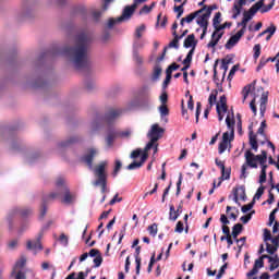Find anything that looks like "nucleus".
Wrapping results in <instances>:
<instances>
[{
  "label": "nucleus",
  "mask_w": 279,
  "mask_h": 279,
  "mask_svg": "<svg viewBox=\"0 0 279 279\" xmlns=\"http://www.w3.org/2000/svg\"><path fill=\"white\" fill-rule=\"evenodd\" d=\"M263 8V0L257 1L255 4H253L250 9L248 12L254 16L258 10Z\"/></svg>",
  "instance_id": "29"
},
{
  "label": "nucleus",
  "mask_w": 279,
  "mask_h": 279,
  "mask_svg": "<svg viewBox=\"0 0 279 279\" xmlns=\"http://www.w3.org/2000/svg\"><path fill=\"white\" fill-rule=\"evenodd\" d=\"M108 166L107 161H101L96 166L94 173L97 180L94 182V186H100L101 193L108 191V174H106V167Z\"/></svg>",
  "instance_id": "4"
},
{
  "label": "nucleus",
  "mask_w": 279,
  "mask_h": 279,
  "mask_svg": "<svg viewBox=\"0 0 279 279\" xmlns=\"http://www.w3.org/2000/svg\"><path fill=\"white\" fill-rule=\"evenodd\" d=\"M121 114H123V109L110 108V109L106 112V114H105L102 121H104L105 123H112V121L119 119V117H120Z\"/></svg>",
  "instance_id": "7"
},
{
  "label": "nucleus",
  "mask_w": 279,
  "mask_h": 279,
  "mask_svg": "<svg viewBox=\"0 0 279 279\" xmlns=\"http://www.w3.org/2000/svg\"><path fill=\"white\" fill-rule=\"evenodd\" d=\"M263 267H265V260H263V258H257L255 260V264L253 266V269L250 270L246 276L247 278H252V276H256V274H258V269H263Z\"/></svg>",
  "instance_id": "17"
},
{
  "label": "nucleus",
  "mask_w": 279,
  "mask_h": 279,
  "mask_svg": "<svg viewBox=\"0 0 279 279\" xmlns=\"http://www.w3.org/2000/svg\"><path fill=\"white\" fill-rule=\"evenodd\" d=\"M217 64H219V59H217L214 64V82H216L217 87L219 88V86H221V84H219V78H217Z\"/></svg>",
  "instance_id": "52"
},
{
  "label": "nucleus",
  "mask_w": 279,
  "mask_h": 279,
  "mask_svg": "<svg viewBox=\"0 0 279 279\" xmlns=\"http://www.w3.org/2000/svg\"><path fill=\"white\" fill-rule=\"evenodd\" d=\"M221 38H223V32L217 33L216 31H214V33L211 34V39L207 44L208 49H215V47H217Z\"/></svg>",
  "instance_id": "15"
},
{
  "label": "nucleus",
  "mask_w": 279,
  "mask_h": 279,
  "mask_svg": "<svg viewBox=\"0 0 279 279\" xmlns=\"http://www.w3.org/2000/svg\"><path fill=\"white\" fill-rule=\"evenodd\" d=\"M148 154L147 150H145V153H143L142 157H141V161H133L132 163H130L126 169L129 171H134V169H141V167H143V165H145V160H147L148 158Z\"/></svg>",
  "instance_id": "14"
},
{
  "label": "nucleus",
  "mask_w": 279,
  "mask_h": 279,
  "mask_svg": "<svg viewBox=\"0 0 279 279\" xmlns=\"http://www.w3.org/2000/svg\"><path fill=\"white\" fill-rule=\"evenodd\" d=\"M174 232H178L179 234H182L184 232V222L178 221Z\"/></svg>",
  "instance_id": "56"
},
{
  "label": "nucleus",
  "mask_w": 279,
  "mask_h": 279,
  "mask_svg": "<svg viewBox=\"0 0 279 279\" xmlns=\"http://www.w3.org/2000/svg\"><path fill=\"white\" fill-rule=\"evenodd\" d=\"M145 29H147V26H145V24H142L141 26H137L135 28L134 38L135 39L143 38V34H145Z\"/></svg>",
  "instance_id": "28"
},
{
  "label": "nucleus",
  "mask_w": 279,
  "mask_h": 279,
  "mask_svg": "<svg viewBox=\"0 0 279 279\" xmlns=\"http://www.w3.org/2000/svg\"><path fill=\"white\" fill-rule=\"evenodd\" d=\"M241 10H243L242 7H238L236 3L233 4V9H232V19H239V16L241 15Z\"/></svg>",
  "instance_id": "39"
},
{
  "label": "nucleus",
  "mask_w": 279,
  "mask_h": 279,
  "mask_svg": "<svg viewBox=\"0 0 279 279\" xmlns=\"http://www.w3.org/2000/svg\"><path fill=\"white\" fill-rule=\"evenodd\" d=\"M219 106H220V109L223 111V112H228V98L226 97V95H222L220 97V100H219Z\"/></svg>",
  "instance_id": "30"
},
{
  "label": "nucleus",
  "mask_w": 279,
  "mask_h": 279,
  "mask_svg": "<svg viewBox=\"0 0 279 279\" xmlns=\"http://www.w3.org/2000/svg\"><path fill=\"white\" fill-rule=\"evenodd\" d=\"M173 40H171L167 47V49H178L180 47L181 37L178 35V32H172Z\"/></svg>",
  "instance_id": "24"
},
{
  "label": "nucleus",
  "mask_w": 279,
  "mask_h": 279,
  "mask_svg": "<svg viewBox=\"0 0 279 279\" xmlns=\"http://www.w3.org/2000/svg\"><path fill=\"white\" fill-rule=\"evenodd\" d=\"M117 23H123V21H119V17L118 19L111 17L109 19L107 26L109 29H112V27H114Z\"/></svg>",
  "instance_id": "49"
},
{
  "label": "nucleus",
  "mask_w": 279,
  "mask_h": 279,
  "mask_svg": "<svg viewBox=\"0 0 279 279\" xmlns=\"http://www.w3.org/2000/svg\"><path fill=\"white\" fill-rule=\"evenodd\" d=\"M245 162L241 167V180L247 178V167L250 169H258V165H263L267 161V150H262L260 155H254L252 150L247 149L244 153Z\"/></svg>",
  "instance_id": "2"
},
{
  "label": "nucleus",
  "mask_w": 279,
  "mask_h": 279,
  "mask_svg": "<svg viewBox=\"0 0 279 279\" xmlns=\"http://www.w3.org/2000/svg\"><path fill=\"white\" fill-rule=\"evenodd\" d=\"M63 198L61 199L62 204H73L75 202V195L71 194L69 186H63L62 191Z\"/></svg>",
  "instance_id": "12"
},
{
  "label": "nucleus",
  "mask_w": 279,
  "mask_h": 279,
  "mask_svg": "<svg viewBox=\"0 0 279 279\" xmlns=\"http://www.w3.org/2000/svg\"><path fill=\"white\" fill-rule=\"evenodd\" d=\"M236 71H239V64H235L231 68L229 75H228V80H232L234 77V73H236Z\"/></svg>",
  "instance_id": "60"
},
{
  "label": "nucleus",
  "mask_w": 279,
  "mask_h": 279,
  "mask_svg": "<svg viewBox=\"0 0 279 279\" xmlns=\"http://www.w3.org/2000/svg\"><path fill=\"white\" fill-rule=\"evenodd\" d=\"M119 138V131L116 129H109L107 132V136L105 138L107 147H112L114 145V141Z\"/></svg>",
  "instance_id": "10"
},
{
  "label": "nucleus",
  "mask_w": 279,
  "mask_h": 279,
  "mask_svg": "<svg viewBox=\"0 0 279 279\" xmlns=\"http://www.w3.org/2000/svg\"><path fill=\"white\" fill-rule=\"evenodd\" d=\"M204 12H206L209 16L213 14V10H217L218 7L217 4H211V5H205Z\"/></svg>",
  "instance_id": "58"
},
{
  "label": "nucleus",
  "mask_w": 279,
  "mask_h": 279,
  "mask_svg": "<svg viewBox=\"0 0 279 279\" xmlns=\"http://www.w3.org/2000/svg\"><path fill=\"white\" fill-rule=\"evenodd\" d=\"M193 53H195V48H192L187 52L185 59L183 60V64H191V62H193Z\"/></svg>",
  "instance_id": "37"
},
{
  "label": "nucleus",
  "mask_w": 279,
  "mask_h": 279,
  "mask_svg": "<svg viewBox=\"0 0 279 279\" xmlns=\"http://www.w3.org/2000/svg\"><path fill=\"white\" fill-rule=\"evenodd\" d=\"M174 12H177V19H180L184 14V4L174 5Z\"/></svg>",
  "instance_id": "42"
},
{
  "label": "nucleus",
  "mask_w": 279,
  "mask_h": 279,
  "mask_svg": "<svg viewBox=\"0 0 279 279\" xmlns=\"http://www.w3.org/2000/svg\"><path fill=\"white\" fill-rule=\"evenodd\" d=\"M181 213H182V204L178 206L177 210H175V206L170 205V213H169L170 221H177Z\"/></svg>",
  "instance_id": "20"
},
{
  "label": "nucleus",
  "mask_w": 279,
  "mask_h": 279,
  "mask_svg": "<svg viewBox=\"0 0 279 279\" xmlns=\"http://www.w3.org/2000/svg\"><path fill=\"white\" fill-rule=\"evenodd\" d=\"M256 84V81L253 82V84H248L243 87L242 95H243V104H245V99L250 96V93H252V88H254V85Z\"/></svg>",
  "instance_id": "26"
},
{
  "label": "nucleus",
  "mask_w": 279,
  "mask_h": 279,
  "mask_svg": "<svg viewBox=\"0 0 279 279\" xmlns=\"http://www.w3.org/2000/svg\"><path fill=\"white\" fill-rule=\"evenodd\" d=\"M205 10H206V7H203V8H201L199 10L190 13L189 15H186L185 17H183L184 21H185V23H187V24L193 23V21H195V17H196V16H199V14H202Z\"/></svg>",
  "instance_id": "22"
},
{
  "label": "nucleus",
  "mask_w": 279,
  "mask_h": 279,
  "mask_svg": "<svg viewBox=\"0 0 279 279\" xmlns=\"http://www.w3.org/2000/svg\"><path fill=\"white\" fill-rule=\"evenodd\" d=\"M264 194H265V186L262 185V186H259V187L257 189V191H256V193H255V195H254L253 201H255V199H260V197H263Z\"/></svg>",
  "instance_id": "43"
},
{
  "label": "nucleus",
  "mask_w": 279,
  "mask_h": 279,
  "mask_svg": "<svg viewBox=\"0 0 279 279\" xmlns=\"http://www.w3.org/2000/svg\"><path fill=\"white\" fill-rule=\"evenodd\" d=\"M270 241H271L272 245L269 244V242H267L266 243V252L268 254H276V252H278V247H279V235H276Z\"/></svg>",
  "instance_id": "16"
},
{
  "label": "nucleus",
  "mask_w": 279,
  "mask_h": 279,
  "mask_svg": "<svg viewBox=\"0 0 279 279\" xmlns=\"http://www.w3.org/2000/svg\"><path fill=\"white\" fill-rule=\"evenodd\" d=\"M78 141H80L78 137H70L68 141L61 142V143L59 144V147H60L61 149H64V147H71V145H75V143H77Z\"/></svg>",
  "instance_id": "27"
},
{
  "label": "nucleus",
  "mask_w": 279,
  "mask_h": 279,
  "mask_svg": "<svg viewBox=\"0 0 279 279\" xmlns=\"http://www.w3.org/2000/svg\"><path fill=\"white\" fill-rule=\"evenodd\" d=\"M248 143L252 149L258 151V140L256 137V134H254V131H250Z\"/></svg>",
  "instance_id": "25"
},
{
  "label": "nucleus",
  "mask_w": 279,
  "mask_h": 279,
  "mask_svg": "<svg viewBox=\"0 0 279 279\" xmlns=\"http://www.w3.org/2000/svg\"><path fill=\"white\" fill-rule=\"evenodd\" d=\"M268 263H270V266H269L270 271H276V269H278L279 267L278 255H275V257H272V260Z\"/></svg>",
  "instance_id": "34"
},
{
  "label": "nucleus",
  "mask_w": 279,
  "mask_h": 279,
  "mask_svg": "<svg viewBox=\"0 0 279 279\" xmlns=\"http://www.w3.org/2000/svg\"><path fill=\"white\" fill-rule=\"evenodd\" d=\"M90 49V36L86 33H81L76 36L75 47H65L63 56L70 58L74 68L80 71L86 69L89 64L88 50Z\"/></svg>",
  "instance_id": "1"
},
{
  "label": "nucleus",
  "mask_w": 279,
  "mask_h": 279,
  "mask_svg": "<svg viewBox=\"0 0 279 279\" xmlns=\"http://www.w3.org/2000/svg\"><path fill=\"white\" fill-rule=\"evenodd\" d=\"M49 229V225L47 227H44L40 233L37 236L36 242L28 241L26 244L27 250H43V244L40 243V240L43 239V232L45 230Z\"/></svg>",
  "instance_id": "8"
},
{
  "label": "nucleus",
  "mask_w": 279,
  "mask_h": 279,
  "mask_svg": "<svg viewBox=\"0 0 279 279\" xmlns=\"http://www.w3.org/2000/svg\"><path fill=\"white\" fill-rule=\"evenodd\" d=\"M230 62H232V59H222V63L220 69H223V75H222V82L226 80V73L228 71V64H230Z\"/></svg>",
  "instance_id": "33"
},
{
  "label": "nucleus",
  "mask_w": 279,
  "mask_h": 279,
  "mask_svg": "<svg viewBox=\"0 0 279 279\" xmlns=\"http://www.w3.org/2000/svg\"><path fill=\"white\" fill-rule=\"evenodd\" d=\"M208 19H210V16L205 11V12L198 14V16H196V23L202 28H208Z\"/></svg>",
  "instance_id": "18"
},
{
  "label": "nucleus",
  "mask_w": 279,
  "mask_h": 279,
  "mask_svg": "<svg viewBox=\"0 0 279 279\" xmlns=\"http://www.w3.org/2000/svg\"><path fill=\"white\" fill-rule=\"evenodd\" d=\"M61 197H62V191L57 189V191L51 192L50 194L46 195L43 198L40 219H45V215H47V204H49V202H53V199H60Z\"/></svg>",
  "instance_id": "6"
},
{
  "label": "nucleus",
  "mask_w": 279,
  "mask_h": 279,
  "mask_svg": "<svg viewBox=\"0 0 279 279\" xmlns=\"http://www.w3.org/2000/svg\"><path fill=\"white\" fill-rule=\"evenodd\" d=\"M226 27H232V22H225V23L221 24V25L218 24V25L215 27V32H217V33L219 34V32L226 29Z\"/></svg>",
  "instance_id": "41"
},
{
  "label": "nucleus",
  "mask_w": 279,
  "mask_h": 279,
  "mask_svg": "<svg viewBox=\"0 0 279 279\" xmlns=\"http://www.w3.org/2000/svg\"><path fill=\"white\" fill-rule=\"evenodd\" d=\"M226 124L229 132H225L222 134V141L219 143L218 153L223 154L226 149H228V145L234 141V125L236 124V120L234 119V112L232 111L231 116H227Z\"/></svg>",
  "instance_id": "3"
},
{
  "label": "nucleus",
  "mask_w": 279,
  "mask_h": 279,
  "mask_svg": "<svg viewBox=\"0 0 279 279\" xmlns=\"http://www.w3.org/2000/svg\"><path fill=\"white\" fill-rule=\"evenodd\" d=\"M135 272H136V276H138L141 274V262H142V258H141V246H136L135 247Z\"/></svg>",
  "instance_id": "23"
},
{
  "label": "nucleus",
  "mask_w": 279,
  "mask_h": 279,
  "mask_svg": "<svg viewBox=\"0 0 279 279\" xmlns=\"http://www.w3.org/2000/svg\"><path fill=\"white\" fill-rule=\"evenodd\" d=\"M243 36V31H239L235 35L231 36L225 45L226 49H232V47H234Z\"/></svg>",
  "instance_id": "13"
},
{
  "label": "nucleus",
  "mask_w": 279,
  "mask_h": 279,
  "mask_svg": "<svg viewBox=\"0 0 279 279\" xmlns=\"http://www.w3.org/2000/svg\"><path fill=\"white\" fill-rule=\"evenodd\" d=\"M221 23V12H217L213 19V26L216 28Z\"/></svg>",
  "instance_id": "45"
},
{
  "label": "nucleus",
  "mask_w": 279,
  "mask_h": 279,
  "mask_svg": "<svg viewBox=\"0 0 279 279\" xmlns=\"http://www.w3.org/2000/svg\"><path fill=\"white\" fill-rule=\"evenodd\" d=\"M144 45L143 41L140 39H134L133 41V51H138V49H143Z\"/></svg>",
  "instance_id": "54"
},
{
  "label": "nucleus",
  "mask_w": 279,
  "mask_h": 279,
  "mask_svg": "<svg viewBox=\"0 0 279 279\" xmlns=\"http://www.w3.org/2000/svg\"><path fill=\"white\" fill-rule=\"evenodd\" d=\"M236 129H238V132L241 135H243V121L241 120V113H236Z\"/></svg>",
  "instance_id": "38"
},
{
  "label": "nucleus",
  "mask_w": 279,
  "mask_h": 279,
  "mask_svg": "<svg viewBox=\"0 0 279 279\" xmlns=\"http://www.w3.org/2000/svg\"><path fill=\"white\" fill-rule=\"evenodd\" d=\"M121 167H122L121 160H116V166L112 172L113 178H117V175H119V171H121Z\"/></svg>",
  "instance_id": "47"
},
{
  "label": "nucleus",
  "mask_w": 279,
  "mask_h": 279,
  "mask_svg": "<svg viewBox=\"0 0 279 279\" xmlns=\"http://www.w3.org/2000/svg\"><path fill=\"white\" fill-rule=\"evenodd\" d=\"M254 208V201L247 205L242 206V213H250Z\"/></svg>",
  "instance_id": "63"
},
{
  "label": "nucleus",
  "mask_w": 279,
  "mask_h": 279,
  "mask_svg": "<svg viewBox=\"0 0 279 279\" xmlns=\"http://www.w3.org/2000/svg\"><path fill=\"white\" fill-rule=\"evenodd\" d=\"M253 50H254V54H253L254 60H258V58H260V44H256Z\"/></svg>",
  "instance_id": "48"
},
{
  "label": "nucleus",
  "mask_w": 279,
  "mask_h": 279,
  "mask_svg": "<svg viewBox=\"0 0 279 279\" xmlns=\"http://www.w3.org/2000/svg\"><path fill=\"white\" fill-rule=\"evenodd\" d=\"M267 62H269V60L265 59V57H262L259 60V64L256 68V71H260L265 66V64H267Z\"/></svg>",
  "instance_id": "61"
},
{
  "label": "nucleus",
  "mask_w": 279,
  "mask_h": 279,
  "mask_svg": "<svg viewBox=\"0 0 279 279\" xmlns=\"http://www.w3.org/2000/svg\"><path fill=\"white\" fill-rule=\"evenodd\" d=\"M241 232H243V225L241 223H235L232 228V233L233 234H241Z\"/></svg>",
  "instance_id": "50"
},
{
  "label": "nucleus",
  "mask_w": 279,
  "mask_h": 279,
  "mask_svg": "<svg viewBox=\"0 0 279 279\" xmlns=\"http://www.w3.org/2000/svg\"><path fill=\"white\" fill-rule=\"evenodd\" d=\"M159 112H160L161 117H168V114H169V107H167V105H161L159 107Z\"/></svg>",
  "instance_id": "55"
},
{
  "label": "nucleus",
  "mask_w": 279,
  "mask_h": 279,
  "mask_svg": "<svg viewBox=\"0 0 279 279\" xmlns=\"http://www.w3.org/2000/svg\"><path fill=\"white\" fill-rule=\"evenodd\" d=\"M178 69H180V64L178 63H172L170 64L167 70L166 73H169L170 75H172L173 71H178Z\"/></svg>",
  "instance_id": "51"
},
{
  "label": "nucleus",
  "mask_w": 279,
  "mask_h": 279,
  "mask_svg": "<svg viewBox=\"0 0 279 279\" xmlns=\"http://www.w3.org/2000/svg\"><path fill=\"white\" fill-rule=\"evenodd\" d=\"M217 95H218L217 90H215V93H211L209 95L208 104H209L210 108H213L215 106V102L217 101Z\"/></svg>",
  "instance_id": "44"
},
{
  "label": "nucleus",
  "mask_w": 279,
  "mask_h": 279,
  "mask_svg": "<svg viewBox=\"0 0 279 279\" xmlns=\"http://www.w3.org/2000/svg\"><path fill=\"white\" fill-rule=\"evenodd\" d=\"M183 47H185V49H189L192 47V49L195 50V47H197V40H195V34H191L185 38L183 43Z\"/></svg>",
  "instance_id": "21"
},
{
  "label": "nucleus",
  "mask_w": 279,
  "mask_h": 279,
  "mask_svg": "<svg viewBox=\"0 0 279 279\" xmlns=\"http://www.w3.org/2000/svg\"><path fill=\"white\" fill-rule=\"evenodd\" d=\"M88 255L92 257V258H95L97 256H100L101 255V252H99V250L97 248H92L88 253Z\"/></svg>",
  "instance_id": "64"
},
{
  "label": "nucleus",
  "mask_w": 279,
  "mask_h": 279,
  "mask_svg": "<svg viewBox=\"0 0 279 279\" xmlns=\"http://www.w3.org/2000/svg\"><path fill=\"white\" fill-rule=\"evenodd\" d=\"M165 134V129L160 128L158 124H153L150 131L148 132V138L150 141L145 146V151H149L154 147L155 143H158L162 135Z\"/></svg>",
  "instance_id": "5"
},
{
  "label": "nucleus",
  "mask_w": 279,
  "mask_h": 279,
  "mask_svg": "<svg viewBox=\"0 0 279 279\" xmlns=\"http://www.w3.org/2000/svg\"><path fill=\"white\" fill-rule=\"evenodd\" d=\"M148 232L151 234V236H156L158 234V225L153 223L148 226Z\"/></svg>",
  "instance_id": "46"
},
{
  "label": "nucleus",
  "mask_w": 279,
  "mask_h": 279,
  "mask_svg": "<svg viewBox=\"0 0 279 279\" xmlns=\"http://www.w3.org/2000/svg\"><path fill=\"white\" fill-rule=\"evenodd\" d=\"M275 4H276V0H271V2L268 5L262 9V14H265V12H269V10H271Z\"/></svg>",
  "instance_id": "62"
},
{
  "label": "nucleus",
  "mask_w": 279,
  "mask_h": 279,
  "mask_svg": "<svg viewBox=\"0 0 279 279\" xmlns=\"http://www.w3.org/2000/svg\"><path fill=\"white\" fill-rule=\"evenodd\" d=\"M133 60L138 66L143 64V56L138 53V50H133Z\"/></svg>",
  "instance_id": "32"
},
{
  "label": "nucleus",
  "mask_w": 279,
  "mask_h": 279,
  "mask_svg": "<svg viewBox=\"0 0 279 279\" xmlns=\"http://www.w3.org/2000/svg\"><path fill=\"white\" fill-rule=\"evenodd\" d=\"M136 10V4L128 5L124 8L122 15L118 17V21H130L132 19V14H134Z\"/></svg>",
  "instance_id": "11"
},
{
  "label": "nucleus",
  "mask_w": 279,
  "mask_h": 279,
  "mask_svg": "<svg viewBox=\"0 0 279 279\" xmlns=\"http://www.w3.org/2000/svg\"><path fill=\"white\" fill-rule=\"evenodd\" d=\"M231 169H226L223 171H221V177H220V181L218 182L217 186H221V181L222 180H230V173H231Z\"/></svg>",
  "instance_id": "31"
},
{
  "label": "nucleus",
  "mask_w": 279,
  "mask_h": 279,
  "mask_svg": "<svg viewBox=\"0 0 279 279\" xmlns=\"http://www.w3.org/2000/svg\"><path fill=\"white\" fill-rule=\"evenodd\" d=\"M101 263H104V257L101 255L94 258V267H101Z\"/></svg>",
  "instance_id": "59"
},
{
  "label": "nucleus",
  "mask_w": 279,
  "mask_h": 279,
  "mask_svg": "<svg viewBox=\"0 0 279 279\" xmlns=\"http://www.w3.org/2000/svg\"><path fill=\"white\" fill-rule=\"evenodd\" d=\"M56 186H57V190L59 191H64V186H66L65 184V181H64V178L62 177H59L56 181Z\"/></svg>",
  "instance_id": "36"
},
{
  "label": "nucleus",
  "mask_w": 279,
  "mask_h": 279,
  "mask_svg": "<svg viewBox=\"0 0 279 279\" xmlns=\"http://www.w3.org/2000/svg\"><path fill=\"white\" fill-rule=\"evenodd\" d=\"M137 97L140 100L149 101V85H143L137 92Z\"/></svg>",
  "instance_id": "19"
},
{
  "label": "nucleus",
  "mask_w": 279,
  "mask_h": 279,
  "mask_svg": "<svg viewBox=\"0 0 279 279\" xmlns=\"http://www.w3.org/2000/svg\"><path fill=\"white\" fill-rule=\"evenodd\" d=\"M59 242L61 243V245H64V247H66V245H69V236H66V234L61 233L59 236Z\"/></svg>",
  "instance_id": "53"
},
{
  "label": "nucleus",
  "mask_w": 279,
  "mask_h": 279,
  "mask_svg": "<svg viewBox=\"0 0 279 279\" xmlns=\"http://www.w3.org/2000/svg\"><path fill=\"white\" fill-rule=\"evenodd\" d=\"M19 215L23 218V219H25V218H27V217H29V215H32V209H29V208H21V209H19Z\"/></svg>",
  "instance_id": "40"
},
{
  "label": "nucleus",
  "mask_w": 279,
  "mask_h": 279,
  "mask_svg": "<svg viewBox=\"0 0 279 279\" xmlns=\"http://www.w3.org/2000/svg\"><path fill=\"white\" fill-rule=\"evenodd\" d=\"M95 156H97V150L95 148H90L88 154L84 155L81 160L88 167V169H93V160H95Z\"/></svg>",
  "instance_id": "9"
},
{
  "label": "nucleus",
  "mask_w": 279,
  "mask_h": 279,
  "mask_svg": "<svg viewBox=\"0 0 279 279\" xmlns=\"http://www.w3.org/2000/svg\"><path fill=\"white\" fill-rule=\"evenodd\" d=\"M160 75H162V68H160V65H156L153 72V80H160Z\"/></svg>",
  "instance_id": "35"
},
{
  "label": "nucleus",
  "mask_w": 279,
  "mask_h": 279,
  "mask_svg": "<svg viewBox=\"0 0 279 279\" xmlns=\"http://www.w3.org/2000/svg\"><path fill=\"white\" fill-rule=\"evenodd\" d=\"M271 231L269 229H264V242L268 243L267 241H271Z\"/></svg>",
  "instance_id": "57"
}]
</instances>
